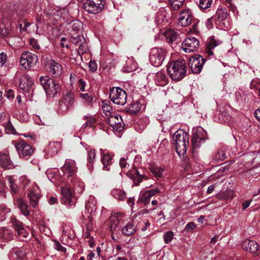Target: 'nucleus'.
<instances>
[{
	"instance_id": "obj_27",
	"label": "nucleus",
	"mask_w": 260,
	"mask_h": 260,
	"mask_svg": "<svg viewBox=\"0 0 260 260\" xmlns=\"http://www.w3.org/2000/svg\"><path fill=\"white\" fill-rule=\"evenodd\" d=\"M228 16V13L226 10L218 9L216 14L215 20L220 22L225 20Z\"/></svg>"
},
{
	"instance_id": "obj_29",
	"label": "nucleus",
	"mask_w": 260,
	"mask_h": 260,
	"mask_svg": "<svg viewBox=\"0 0 260 260\" xmlns=\"http://www.w3.org/2000/svg\"><path fill=\"white\" fill-rule=\"evenodd\" d=\"M171 8L175 11L179 10L183 6L185 0H169Z\"/></svg>"
},
{
	"instance_id": "obj_18",
	"label": "nucleus",
	"mask_w": 260,
	"mask_h": 260,
	"mask_svg": "<svg viewBox=\"0 0 260 260\" xmlns=\"http://www.w3.org/2000/svg\"><path fill=\"white\" fill-rule=\"evenodd\" d=\"M0 167L4 170L13 169L14 165L9 155L6 153H0Z\"/></svg>"
},
{
	"instance_id": "obj_57",
	"label": "nucleus",
	"mask_w": 260,
	"mask_h": 260,
	"mask_svg": "<svg viewBox=\"0 0 260 260\" xmlns=\"http://www.w3.org/2000/svg\"><path fill=\"white\" fill-rule=\"evenodd\" d=\"M10 187L12 193L15 194L17 192L18 187L17 185L16 184L11 182V185L10 186Z\"/></svg>"
},
{
	"instance_id": "obj_38",
	"label": "nucleus",
	"mask_w": 260,
	"mask_h": 260,
	"mask_svg": "<svg viewBox=\"0 0 260 260\" xmlns=\"http://www.w3.org/2000/svg\"><path fill=\"white\" fill-rule=\"evenodd\" d=\"M84 119H86V122L82 126L83 129H85L87 126L91 127L93 126V124L95 122V120L94 118L85 116Z\"/></svg>"
},
{
	"instance_id": "obj_55",
	"label": "nucleus",
	"mask_w": 260,
	"mask_h": 260,
	"mask_svg": "<svg viewBox=\"0 0 260 260\" xmlns=\"http://www.w3.org/2000/svg\"><path fill=\"white\" fill-rule=\"evenodd\" d=\"M226 4L228 7L229 8L230 10L232 11L234 13L236 11V7L233 5L230 1H228L226 2Z\"/></svg>"
},
{
	"instance_id": "obj_51",
	"label": "nucleus",
	"mask_w": 260,
	"mask_h": 260,
	"mask_svg": "<svg viewBox=\"0 0 260 260\" xmlns=\"http://www.w3.org/2000/svg\"><path fill=\"white\" fill-rule=\"evenodd\" d=\"M6 129H7L11 134H15L16 133L15 128L10 121L7 123L6 125Z\"/></svg>"
},
{
	"instance_id": "obj_4",
	"label": "nucleus",
	"mask_w": 260,
	"mask_h": 260,
	"mask_svg": "<svg viewBox=\"0 0 260 260\" xmlns=\"http://www.w3.org/2000/svg\"><path fill=\"white\" fill-rule=\"evenodd\" d=\"M83 9L89 13L96 14L104 8V4L101 0H81Z\"/></svg>"
},
{
	"instance_id": "obj_63",
	"label": "nucleus",
	"mask_w": 260,
	"mask_h": 260,
	"mask_svg": "<svg viewBox=\"0 0 260 260\" xmlns=\"http://www.w3.org/2000/svg\"><path fill=\"white\" fill-rule=\"evenodd\" d=\"M250 202H251L250 200H247V201L244 202L242 203V209L245 210L247 208H248L250 205Z\"/></svg>"
},
{
	"instance_id": "obj_5",
	"label": "nucleus",
	"mask_w": 260,
	"mask_h": 260,
	"mask_svg": "<svg viewBox=\"0 0 260 260\" xmlns=\"http://www.w3.org/2000/svg\"><path fill=\"white\" fill-rule=\"evenodd\" d=\"M109 98L114 103L123 105L126 103L127 94L121 88L113 87L110 89Z\"/></svg>"
},
{
	"instance_id": "obj_58",
	"label": "nucleus",
	"mask_w": 260,
	"mask_h": 260,
	"mask_svg": "<svg viewBox=\"0 0 260 260\" xmlns=\"http://www.w3.org/2000/svg\"><path fill=\"white\" fill-rule=\"evenodd\" d=\"M81 24V23L80 22L74 23L72 26L73 32L80 30Z\"/></svg>"
},
{
	"instance_id": "obj_44",
	"label": "nucleus",
	"mask_w": 260,
	"mask_h": 260,
	"mask_svg": "<svg viewBox=\"0 0 260 260\" xmlns=\"http://www.w3.org/2000/svg\"><path fill=\"white\" fill-rule=\"evenodd\" d=\"M173 233L172 231L167 232L164 235V241L166 243H169L173 239Z\"/></svg>"
},
{
	"instance_id": "obj_8",
	"label": "nucleus",
	"mask_w": 260,
	"mask_h": 260,
	"mask_svg": "<svg viewBox=\"0 0 260 260\" xmlns=\"http://www.w3.org/2000/svg\"><path fill=\"white\" fill-rule=\"evenodd\" d=\"M206 60L202 56L196 54L191 57L189 61V67L193 74L200 73Z\"/></svg>"
},
{
	"instance_id": "obj_6",
	"label": "nucleus",
	"mask_w": 260,
	"mask_h": 260,
	"mask_svg": "<svg viewBox=\"0 0 260 260\" xmlns=\"http://www.w3.org/2000/svg\"><path fill=\"white\" fill-rule=\"evenodd\" d=\"M15 147L19 157L27 159L34 152V149L30 145L26 143L24 140H20L15 144Z\"/></svg>"
},
{
	"instance_id": "obj_62",
	"label": "nucleus",
	"mask_w": 260,
	"mask_h": 260,
	"mask_svg": "<svg viewBox=\"0 0 260 260\" xmlns=\"http://www.w3.org/2000/svg\"><path fill=\"white\" fill-rule=\"evenodd\" d=\"M126 160L124 158H121L119 161V165L121 168H124L126 166Z\"/></svg>"
},
{
	"instance_id": "obj_54",
	"label": "nucleus",
	"mask_w": 260,
	"mask_h": 260,
	"mask_svg": "<svg viewBox=\"0 0 260 260\" xmlns=\"http://www.w3.org/2000/svg\"><path fill=\"white\" fill-rule=\"evenodd\" d=\"M165 16L161 13H158L156 17V21L158 24L162 23L165 20Z\"/></svg>"
},
{
	"instance_id": "obj_15",
	"label": "nucleus",
	"mask_w": 260,
	"mask_h": 260,
	"mask_svg": "<svg viewBox=\"0 0 260 260\" xmlns=\"http://www.w3.org/2000/svg\"><path fill=\"white\" fill-rule=\"evenodd\" d=\"M164 35L167 42L172 47H175L180 41L179 34L174 30L170 29L166 30L164 33Z\"/></svg>"
},
{
	"instance_id": "obj_9",
	"label": "nucleus",
	"mask_w": 260,
	"mask_h": 260,
	"mask_svg": "<svg viewBox=\"0 0 260 260\" xmlns=\"http://www.w3.org/2000/svg\"><path fill=\"white\" fill-rule=\"evenodd\" d=\"M11 223L15 231L17 232V236L19 239L24 241V238L27 237L29 233L24 228L23 223L18 220L15 216L11 217Z\"/></svg>"
},
{
	"instance_id": "obj_2",
	"label": "nucleus",
	"mask_w": 260,
	"mask_h": 260,
	"mask_svg": "<svg viewBox=\"0 0 260 260\" xmlns=\"http://www.w3.org/2000/svg\"><path fill=\"white\" fill-rule=\"evenodd\" d=\"M173 144L175 145L176 151L179 155H184L189 144V135L184 131H177L173 135Z\"/></svg>"
},
{
	"instance_id": "obj_43",
	"label": "nucleus",
	"mask_w": 260,
	"mask_h": 260,
	"mask_svg": "<svg viewBox=\"0 0 260 260\" xmlns=\"http://www.w3.org/2000/svg\"><path fill=\"white\" fill-rule=\"evenodd\" d=\"M95 157V150L91 149L88 151L87 160L89 164L91 165L93 162L94 158Z\"/></svg>"
},
{
	"instance_id": "obj_19",
	"label": "nucleus",
	"mask_w": 260,
	"mask_h": 260,
	"mask_svg": "<svg viewBox=\"0 0 260 260\" xmlns=\"http://www.w3.org/2000/svg\"><path fill=\"white\" fill-rule=\"evenodd\" d=\"M61 170L67 174L68 178L70 177H73L75 174V169L74 162H66L63 166L61 168Z\"/></svg>"
},
{
	"instance_id": "obj_13",
	"label": "nucleus",
	"mask_w": 260,
	"mask_h": 260,
	"mask_svg": "<svg viewBox=\"0 0 260 260\" xmlns=\"http://www.w3.org/2000/svg\"><path fill=\"white\" fill-rule=\"evenodd\" d=\"M74 102V94L72 92H68L64 96L63 99L61 100L59 103L60 109L64 112H67L71 107Z\"/></svg>"
},
{
	"instance_id": "obj_11",
	"label": "nucleus",
	"mask_w": 260,
	"mask_h": 260,
	"mask_svg": "<svg viewBox=\"0 0 260 260\" xmlns=\"http://www.w3.org/2000/svg\"><path fill=\"white\" fill-rule=\"evenodd\" d=\"M61 202L67 206H72L75 205L76 200L73 198V194L70 188L63 187L61 188Z\"/></svg>"
},
{
	"instance_id": "obj_46",
	"label": "nucleus",
	"mask_w": 260,
	"mask_h": 260,
	"mask_svg": "<svg viewBox=\"0 0 260 260\" xmlns=\"http://www.w3.org/2000/svg\"><path fill=\"white\" fill-rule=\"evenodd\" d=\"M147 192L145 191L141 196L140 200L141 202H143L145 204H148L150 201V197L146 196Z\"/></svg>"
},
{
	"instance_id": "obj_64",
	"label": "nucleus",
	"mask_w": 260,
	"mask_h": 260,
	"mask_svg": "<svg viewBox=\"0 0 260 260\" xmlns=\"http://www.w3.org/2000/svg\"><path fill=\"white\" fill-rule=\"evenodd\" d=\"M255 116L256 119L260 121V106L255 111Z\"/></svg>"
},
{
	"instance_id": "obj_48",
	"label": "nucleus",
	"mask_w": 260,
	"mask_h": 260,
	"mask_svg": "<svg viewBox=\"0 0 260 260\" xmlns=\"http://www.w3.org/2000/svg\"><path fill=\"white\" fill-rule=\"evenodd\" d=\"M29 44L36 50H39L40 49V46L38 43L37 41L34 39L31 38L29 40Z\"/></svg>"
},
{
	"instance_id": "obj_31",
	"label": "nucleus",
	"mask_w": 260,
	"mask_h": 260,
	"mask_svg": "<svg viewBox=\"0 0 260 260\" xmlns=\"http://www.w3.org/2000/svg\"><path fill=\"white\" fill-rule=\"evenodd\" d=\"M140 110V106L138 103H133L129 107H126L124 111L131 115L136 114Z\"/></svg>"
},
{
	"instance_id": "obj_20",
	"label": "nucleus",
	"mask_w": 260,
	"mask_h": 260,
	"mask_svg": "<svg viewBox=\"0 0 260 260\" xmlns=\"http://www.w3.org/2000/svg\"><path fill=\"white\" fill-rule=\"evenodd\" d=\"M136 230V228L132 221L128 222L121 229V233L125 236L132 235L135 233Z\"/></svg>"
},
{
	"instance_id": "obj_36",
	"label": "nucleus",
	"mask_w": 260,
	"mask_h": 260,
	"mask_svg": "<svg viewBox=\"0 0 260 260\" xmlns=\"http://www.w3.org/2000/svg\"><path fill=\"white\" fill-rule=\"evenodd\" d=\"M80 97L84 100L87 106H91L93 102V96L91 93H80Z\"/></svg>"
},
{
	"instance_id": "obj_59",
	"label": "nucleus",
	"mask_w": 260,
	"mask_h": 260,
	"mask_svg": "<svg viewBox=\"0 0 260 260\" xmlns=\"http://www.w3.org/2000/svg\"><path fill=\"white\" fill-rule=\"evenodd\" d=\"M217 44L216 41L214 39H212L210 41L207 47L210 48V49H214L216 46H217Z\"/></svg>"
},
{
	"instance_id": "obj_28",
	"label": "nucleus",
	"mask_w": 260,
	"mask_h": 260,
	"mask_svg": "<svg viewBox=\"0 0 260 260\" xmlns=\"http://www.w3.org/2000/svg\"><path fill=\"white\" fill-rule=\"evenodd\" d=\"M111 194L114 198L120 201H123L126 197L125 191L119 189H113Z\"/></svg>"
},
{
	"instance_id": "obj_42",
	"label": "nucleus",
	"mask_w": 260,
	"mask_h": 260,
	"mask_svg": "<svg viewBox=\"0 0 260 260\" xmlns=\"http://www.w3.org/2000/svg\"><path fill=\"white\" fill-rule=\"evenodd\" d=\"M27 54H25V52L23 53L20 57V64L21 66H23L25 69L27 68H28V65H27L26 63L27 62Z\"/></svg>"
},
{
	"instance_id": "obj_24",
	"label": "nucleus",
	"mask_w": 260,
	"mask_h": 260,
	"mask_svg": "<svg viewBox=\"0 0 260 260\" xmlns=\"http://www.w3.org/2000/svg\"><path fill=\"white\" fill-rule=\"evenodd\" d=\"M30 205L34 208H36L38 205L39 197L34 191H30L27 194Z\"/></svg>"
},
{
	"instance_id": "obj_41",
	"label": "nucleus",
	"mask_w": 260,
	"mask_h": 260,
	"mask_svg": "<svg viewBox=\"0 0 260 260\" xmlns=\"http://www.w3.org/2000/svg\"><path fill=\"white\" fill-rule=\"evenodd\" d=\"M192 18L191 15L189 14L185 18L181 21L180 24L184 27L187 26L191 23Z\"/></svg>"
},
{
	"instance_id": "obj_60",
	"label": "nucleus",
	"mask_w": 260,
	"mask_h": 260,
	"mask_svg": "<svg viewBox=\"0 0 260 260\" xmlns=\"http://www.w3.org/2000/svg\"><path fill=\"white\" fill-rule=\"evenodd\" d=\"M79 88H80V89L82 91H84L85 90V82L82 79H79Z\"/></svg>"
},
{
	"instance_id": "obj_49",
	"label": "nucleus",
	"mask_w": 260,
	"mask_h": 260,
	"mask_svg": "<svg viewBox=\"0 0 260 260\" xmlns=\"http://www.w3.org/2000/svg\"><path fill=\"white\" fill-rule=\"evenodd\" d=\"M188 14L189 13L188 10H183L181 12L179 18L178 19L179 24H180L181 21H182L183 19L185 18V17H186Z\"/></svg>"
},
{
	"instance_id": "obj_34",
	"label": "nucleus",
	"mask_w": 260,
	"mask_h": 260,
	"mask_svg": "<svg viewBox=\"0 0 260 260\" xmlns=\"http://www.w3.org/2000/svg\"><path fill=\"white\" fill-rule=\"evenodd\" d=\"M14 237L12 232L7 229H3L1 237L4 241L8 242L13 239Z\"/></svg>"
},
{
	"instance_id": "obj_32",
	"label": "nucleus",
	"mask_w": 260,
	"mask_h": 260,
	"mask_svg": "<svg viewBox=\"0 0 260 260\" xmlns=\"http://www.w3.org/2000/svg\"><path fill=\"white\" fill-rule=\"evenodd\" d=\"M27 13V11L24 8H21L17 10L14 12L13 17V19L16 20V17L18 18L17 21L19 22V20L25 17V14Z\"/></svg>"
},
{
	"instance_id": "obj_14",
	"label": "nucleus",
	"mask_w": 260,
	"mask_h": 260,
	"mask_svg": "<svg viewBox=\"0 0 260 260\" xmlns=\"http://www.w3.org/2000/svg\"><path fill=\"white\" fill-rule=\"evenodd\" d=\"M127 176L133 180L135 185H139L144 179H147V177L145 175H141L137 168L134 167L126 174Z\"/></svg>"
},
{
	"instance_id": "obj_40",
	"label": "nucleus",
	"mask_w": 260,
	"mask_h": 260,
	"mask_svg": "<svg viewBox=\"0 0 260 260\" xmlns=\"http://www.w3.org/2000/svg\"><path fill=\"white\" fill-rule=\"evenodd\" d=\"M31 84V83L30 82H29V84H28V83L25 84V82H23L22 81H21L19 83V87L24 91L28 93L30 91Z\"/></svg>"
},
{
	"instance_id": "obj_25",
	"label": "nucleus",
	"mask_w": 260,
	"mask_h": 260,
	"mask_svg": "<svg viewBox=\"0 0 260 260\" xmlns=\"http://www.w3.org/2000/svg\"><path fill=\"white\" fill-rule=\"evenodd\" d=\"M25 54H27V63L26 64L28 65L29 68L36 65L38 61V56L36 54L27 51H25Z\"/></svg>"
},
{
	"instance_id": "obj_26",
	"label": "nucleus",
	"mask_w": 260,
	"mask_h": 260,
	"mask_svg": "<svg viewBox=\"0 0 260 260\" xmlns=\"http://www.w3.org/2000/svg\"><path fill=\"white\" fill-rule=\"evenodd\" d=\"M226 158L224 151L222 149H219L212 157V161L214 163H218L220 161L223 160Z\"/></svg>"
},
{
	"instance_id": "obj_30",
	"label": "nucleus",
	"mask_w": 260,
	"mask_h": 260,
	"mask_svg": "<svg viewBox=\"0 0 260 260\" xmlns=\"http://www.w3.org/2000/svg\"><path fill=\"white\" fill-rule=\"evenodd\" d=\"M85 41V40L82 35H77L75 36L74 34H72L71 42L73 44L81 47Z\"/></svg>"
},
{
	"instance_id": "obj_61",
	"label": "nucleus",
	"mask_w": 260,
	"mask_h": 260,
	"mask_svg": "<svg viewBox=\"0 0 260 260\" xmlns=\"http://www.w3.org/2000/svg\"><path fill=\"white\" fill-rule=\"evenodd\" d=\"M55 245H56V248L58 250H59V251H60L61 252H65L66 251V248L63 247V246H62L61 245V244L58 242H56Z\"/></svg>"
},
{
	"instance_id": "obj_39",
	"label": "nucleus",
	"mask_w": 260,
	"mask_h": 260,
	"mask_svg": "<svg viewBox=\"0 0 260 260\" xmlns=\"http://www.w3.org/2000/svg\"><path fill=\"white\" fill-rule=\"evenodd\" d=\"M110 220L111 221V225H110V230L111 231H114L117 228L118 225L119 223V220L116 217H111L110 218Z\"/></svg>"
},
{
	"instance_id": "obj_47",
	"label": "nucleus",
	"mask_w": 260,
	"mask_h": 260,
	"mask_svg": "<svg viewBox=\"0 0 260 260\" xmlns=\"http://www.w3.org/2000/svg\"><path fill=\"white\" fill-rule=\"evenodd\" d=\"M196 228V225L193 222L188 223L185 227L184 230L187 232H191Z\"/></svg>"
},
{
	"instance_id": "obj_56",
	"label": "nucleus",
	"mask_w": 260,
	"mask_h": 260,
	"mask_svg": "<svg viewBox=\"0 0 260 260\" xmlns=\"http://www.w3.org/2000/svg\"><path fill=\"white\" fill-rule=\"evenodd\" d=\"M0 196L6 197V191L4 184L0 181Z\"/></svg>"
},
{
	"instance_id": "obj_3",
	"label": "nucleus",
	"mask_w": 260,
	"mask_h": 260,
	"mask_svg": "<svg viewBox=\"0 0 260 260\" xmlns=\"http://www.w3.org/2000/svg\"><path fill=\"white\" fill-rule=\"evenodd\" d=\"M40 82L47 95L54 96L60 91V81L58 79L51 78L48 76L41 77Z\"/></svg>"
},
{
	"instance_id": "obj_10",
	"label": "nucleus",
	"mask_w": 260,
	"mask_h": 260,
	"mask_svg": "<svg viewBox=\"0 0 260 260\" xmlns=\"http://www.w3.org/2000/svg\"><path fill=\"white\" fill-rule=\"evenodd\" d=\"M199 41L196 38L190 37L186 38L182 44V48L186 53L196 51L199 46Z\"/></svg>"
},
{
	"instance_id": "obj_35",
	"label": "nucleus",
	"mask_w": 260,
	"mask_h": 260,
	"mask_svg": "<svg viewBox=\"0 0 260 260\" xmlns=\"http://www.w3.org/2000/svg\"><path fill=\"white\" fill-rule=\"evenodd\" d=\"M150 171L153 175L158 179L162 176L164 170L160 167L153 166L151 168Z\"/></svg>"
},
{
	"instance_id": "obj_16",
	"label": "nucleus",
	"mask_w": 260,
	"mask_h": 260,
	"mask_svg": "<svg viewBox=\"0 0 260 260\" xmlns=\"http://www.w3.org/2000/svg\"><path fill=\"white\" fill-rule=\"evenodd\" d=\"M14 204L19 209L22 215L27 217L30 215V209L26 201L22 198H18L15 200Z\"/></svg>"
},
{
	"instance_id": "obj_7",
	"label": "nucleus",
	"mask_w": 260,
	"mask_h": 260,
	"mask_svg": "<svg viewBox=\"0 0 260 260\" xmlns=\"http://www.w3.org/2000/svg\"><path fill=\"white\" fill-rule=\"evenodd\" d=\"M166 52L160 48L155 47L150 50L149 60L154 67L160 66L165 59Z\"/></svg>"
},
{
	"instance_id": "obj_17",
	"label": "nucleus",
	"mask_w": 260,
	"mask_h": 260,
	"mask_svg": "<svg viewBox=\"0 0 260 260\" xmlns=\"http://www.w3.org/2000/svg\"><path fill=\"white\" fill-rule=\"evenodd\" d=\"M243 249L255 255L259 254L258 244L253 240H245L242 244Z\"/></svg>"
},
{
	"instance_id": "obj_45",
	"label": "nucleus",
	"mask_w": 260,
	"mask_h": 260,
	"mask_svg": "<svg viewBox=\"0 0 260 260\" xmlns=\"http://www.w3.org/2000/svg\"><path fill=\"white\" fill-rule=\"evenodd\" d=\"M146 191L147 192L146 196H147V197H150L151 198L157 193H160V191L158 188L151 189Z\"/></svg>"
},
{
	"instance_id": "obj_12",
	"label": "nucleus",
	"mask_w": 260,
	"mask_h": 260,
	"mask_svg": "<svg viewBox=\"0 0 260 260\" xmlns=\"http://www.w3.org/2000/svg\"><path fill=\"white\" fill-rule=\"evenodd\" d=\"M106 123H108L113 130L117 132H121L124 127V122L120 116L110 115L107 119Z\"/></svg>"
},
{
	"instance_id": "obj_33",
	"label": "nucleus",
	"mask_w": 260,
	"mask_h": 260,
	"mask_svg": "<svg viewBox=\"0 0 260 260\" xmlns=\"http://www.w3.org/2000/svg\"><path fill=\"white\" fill-rule=\"evenodd\" d=\"M202 139L198 135H193L192 138V148L193 152H196L200 146V142Z\"/></svg>"
},
{
	"instance_id": "obj_1",
	"label": "nucleus",
	"mask_w": 260,
	"mask_h": 260,
	"mask_svg": "<svg viewBox=\"0 0 260 260\" xmlns=\"http://www.w3.org/2000/svg\"><path fill=\"white\" fill-rule=\"evenodd\" d=\"M167 71L170 78L175 81H179L186 75L187 66L185 60L173 61L167 67Z\"/></svg>"
},
{
	"instance_id": "obj_21",
	"label": "nucleus",
	"mask_w": 260,
	"mask_h": 260,
	"mask_svg": "<svg viewBox=\"0 0 260 260\" xmlns=\"http://www.w3.org/2000/svg\"><path fill=\"white\" fill-rule=\"evenodd\" d=\"M103 152V150L101 149ZM102 153V152H101ZM102 154V162L103 165V170L105 171L110 170V166L112 164V159L114 156L113 154L111 153Z\"/></svg>"
},
{
	"instance_id": "obj_50",
	"label": "nucleus",
	"mask_w": 260,
	"mask_h": 260,
	"mask_svg": "<svg viewBox=\"0 0 260 260\" xmlns=\"http://www.w3.org/2000/svg\"><path fill=\"white\" fill-rule=\"evenodd\" d=\"M10 30L8 28H2L0 26V35L2 38H5L9 34Z\"/></svg>"
},
{
	"instance_id": "obj_53",
	"label": "nucleus",
	"mask_w": 260,
	"mask_h": 260,
	"mask_svg": "<svg viewBox=\"0 0 260 260\" xmlns=\"http://www.w3.org/2000/svg\"><path fill=\"white\" fill-rule=\"evenodd\" d=\"M7 56L2 52L0 54V67H2L5 63Z\"/></svg>"
},
{
	"instance_id": "obj_22",
	"label": "nucleus",
	"mask_w": 260,
	"mask_h": 260,
	"mask_svg": "<svg viewBox=\"0 0 260 260\" xmlns=\"http://www.w3.org/2000/svg\"><path fill=\"white\" fill-rule=\"evenodd\" d=\"M62 68L61 66L52 60L50 62V72L52 73L53 78L57 79L61 73Z\"/></svg>"
},
{
	"instance_id": "obj_23",
	"label": "nucleus",
	"mask_w": 260,
	"mask_h": 260,
	"mask_svg": "<svg viewBox=\"0 0 260 260\" xmlns=\"http://www.w3.org/2000/svg\"><path fill=\"white\" fill-rule=\"evenodd\" d=\"M155 81L157 85L164 86L168 84V78L162 72H157L155 76Z\"/></svg>"
},
{
	"instance_id": "obj_37",
	"label": "nucleus",
	"mask_w": 260,
	"mask_h": 260,
	"mask_svg": "<svg viewBox=\"0 0 260 260\" xmlns=\"http://www.w3.org/2000/svg\"><path fill=\"white\" fill-rule=\"evenodd\" d=\"M212 0H199L198 6L202 10H206L210 7Z\"/></svg>"
},
{
	"instance_id": "obj_52",
	"label": "nucleus",
	"mask_w": 260,
	"mask_h": 260,
	"mask_svg": "<svg viewBox=\"0 0 260 260\" xmlns=\"http://www.w3.org/2000/svg\"><path fill=\"white\" fill-rule=\"evenodd\" d=\"M90 71L93 72L97 70V64L95 61H90L89 63Z\"/></svg>"
}]
</instances>
